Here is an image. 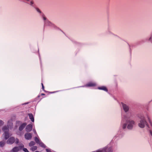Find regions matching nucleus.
Returning <instances> with one entry per match:
<instances>
[{"instance_id":"19","label":"nucleus","mask_w":152,"mask_h":152,"mask_svg":"<svg viewBox=\"0 0 152 152\" xmlns=\"http://www.w3.org/2000/svg\"><path fill=\"white\" fill-rule=\"evenodd\" d=\"M23 150L25 152H29L27 149L26 148H23Z\"/></svg>"},{"instance_id":"25","label":"nucleus","mask_w":152,"mask_h":152,"mask_svg":"<svg viewBox=\"0 0 152 152\" xmlns=\"http://www.w3.org/2000/svg\"><path fill=\"white\" fill-rule=\"evenodd\" d=\"M33 132H34V133L35 134H37V132H36V131L35 130V129H33Z\"/></svg>"},{"instance_id":"26","label":"nucleus","mask_w":152,"mask_h":152,"mask_svg":"<svg viewBox=\"0 0 152 152\" xmlns=\"http://www.w3.org/2000/svg\"><path fill=\"white\" fill-rule=\"evenodd\" d=\"M43 19L44 20H46V18L44 16H43Z\"/></svg>"},{"instance_id":"31","label":"nucleus","mask_w":152,"mask_h":152,"mask_svg":"<svg viewBox=\"0 0 152 152\" xmlns=\"http://www.w3.org/2000/svg\"><path fill=\"white\" fill-rule=\"evenodd\" d=\"M34 152H39V151H35Z\"/></svg>"},{"instance_id":"27","label":"nucleus","mask_w":152,"mask_h":152,"mask_svg":"<svg viewBox=\"0 0 152 152\" xmlns=\"http://www.w3.org/2000/svg\"><path fill=\"white\" fill-rule=\"evenodd\" d=\"M46 151L47 152H51L50 150L48 149H46Z\"/></svg>"},{"instance_id":"6","label":"nucleus","mask_w":152,"mask_h":152,"mask_svg":"<svg viewBox=\"0 0 152 152\" xmlns=\"http://www.w3.org/2000/svg\"><path fill=\"white\" fill-rule=\"evenodd\" d=\"M32 126L31 124L28 125L26 127V130L27 132H30L32 129Z\"/></svg>"},{"instance_id":"4","label":"nucleus","mask_w":152,"mask_h":152,"mask_svg":"<svg viewBox=\"0 0 152 152\" xmlns=\"http://www.w3.org/2000/svg\"><path fill=\"white\" fill-rule=\"evenodd\" d=\"M15 141V138L13 137H11L9 138L7 140V143L8 144H12Z\"/></svg>"},{"instance_id":"28","label":"nucleus","mask_w":152,"mask_h":152,"mask_svg":"<svg viewBox=\"0 0 152 152\" xmlns=\"http://www.w3.org/2000/svg\"><path fill=\"white\" fill-rule=\"evenodd\" d=\"M42 88L43 89H44V86H43L42 83Z\"/></svg>"},{"instance_id":"9","label":"nucleus","mask_w":152,"mask_h":152,"mask_svg":"<svg viewBox=\"0 0 152 152\" xmlns=\"http://www.w3.org/2000/svg\"><path fill=\"white\" fill-rule=\"evenodd\" d=\"M26 124V123L23 124L19 127V130L20 131H22L25 127Z\"/></svg>"},{"instance_id":"24","label":"nucleus","mask_w":152,"mask_h":152,"mask_svg":"<svg viewBox=\"0 0 152 152\" xmlns=\"http://www.w3.org/2000/svg\"><path fill=\"white\" fill-rule=\"evenodd\" d=\"M20 148H23L24 147V145L23 144L21 145L20 146Z\"/></svg>"},{"instance_id":"15","label":"nucleus","mask_w":152,"mask_h":152,"mask_svg":"<svg viewBox=\"0 0 152 152\" xmlns=\"http://www.w3.org/2000/svg\"><path fill=\"white\" fill-rule=\"evenodd\" d=\"M35 144V142L33 141H31L29 144V145L30 147L34 146Z\"/></svg>"},{"instance_id":"1","label":"nucleus","mask_w":152,"mask_h":152,"mask_svg":"<svg viewBox=\"0 0 152 152\" xmlns=\"http://www.w3.org/2000/svg\"><path fill=\"white\" fill-rule=\"evenodd\" d=\"M139 118L140 121L138 124L140 128H143L147 126L148 128V129L149 130L150 134L152 136V124H151L150 126H148L145 118L143 115H141Z\"/></svg>"},{"instance_id":"17","label":"nucleus","mask_w":152,"mask_h":152,"mask_svg":"<svg viewBox=\"0 0 152 152\" xmlns=\"http://www.w3.org/2000/svg\"><path fill=\"white\" fill-rule=\"evenodd\" d=\"M38 144H39L43 148L45 147V145L42 142H41L40 141Z\"/></svg>"},{"instance_id":"7","label":"nucleus","mask_w":152,"mask_h":152,"mask_svg":"<svg viewBox=\"0 0 152 152\" xmlns=\"http://www.w3.org/2000/svg\"><path fill=\"white\" fill-rule=\"evenodd\" d=\"M124 110L125 112H127L129 110V107L124 104H122Z\"/></svg>"},{"instance_id":"12","label":"nucleus","mask_w":152,"mask_h":152,"mask_svg":"<svg viewBox=\"0 0 152 152\" xmlns=\"http://www.w3.org/2000/svg\"><path fill=\"white\" fill-rule=\"evenodd\" d=\"M29 118L32 121L34 122V119L33 115L32 114L30 113L28 114Z\"/></svg>"},{"instance_id":"5","label":"nucleus","mask_w":152,"mask_h":152,"mask_svg":"<svg viewBox=\"0 0 152 152\" xmlns=\"http://www.w3.org/2000/svg\"><path fill=\"white\" fill-rule=\"evenodd\" d=\"M32 134L30 133H27L25 135V137L26 139L29 140L32 138Z\"/></svg>"},{"instance_id":"21","label":"nucleus","mask_w":152,"mask_h":152,"mask_svg":"<svg viewBox=\"0 0 152 152\" xmlns=\"http://www.w3.org/2000/svg\"><path fill=\"white\" fill-rule=\"evenodd\" d=\"M36 10L38 12H39V13H41V11H40V10H39V9L38 8H37L36 9Z\"/></svg>"},{"instance_id":"13","label":"nucleus","mask_w":152,"mask_h":152,"mask_svg":"<svg viewBox=\"0 0 152 152\" xmlns=\"http://www.w3.org/2000/svg\"><path fill=\"white\" fill-rule=\"evenodd\" d=\"M37 149V146H33L30 148V150L32 151H34L36 150Z\"/></svg>"},{"instance_id":"30","label":"nucleus","mask_w":152,"mask_h":152,"mask_svg":"<svg viewBox=\"0 0 152 152\" xmlns=\"http://www.w3.org/2000/svg\"><path fill=\"white\" fill-rule=\"evenodd\" d=\"M41 95H45V94H42Z\"/></svg>"},{"instance_id":"20","label":"nucleus","mask_w":152,"mask_h":152,"mask_svg":"<svg viewBox=\"0 0 152 152\" xmlns=\"http://www.w3.org/2000/svg\"><path fill=\"white\" fill-rule=\"evenodd\" d=\"M15 143H18V142H19L18 140V139H16L15 140Z\"/></svg>"},{"instance_id":"8","label":"nucleus","mask_w":152,"mask_h":152,"mask_svg":"<svg viewBox=\"0 0 152 152\" xmlns=\"http://www.w3.org/2000/svg\"><path fill=\"white\" fill-rule=\"evenodd\" d=\"M19 150V147H14L12 150H11L10 152H17Z\"/></svg>"},{"instance_id":"29","label":"nucleus","mask_w":152,"mask_h":152,"mask_svg":"<svg viewBox=\"0 0 152 152\" xmlns=\"http://www.w3.org/2000/svg\"><path fill=\"white\" fill-rule=\"evenodd\" d=\"M113 151L111 149L110 151H109L108 152H112Z\"/></svg>"},{"instance_id":"18","label":"nucleus","mask_w":152,"mask_h":152,"mask_svg":"<svg viewBox=\"0 0 152 152\" xmlns=\"http://www.w3.org/2000/svg\"><path fill=\"white\" fill-rule=\"evenodd\" d=\"M4 124V122H3V121L1 120H0V126H1L2 125H3Z\"/></svg>"},{"instance_id":"3","label":"nucleus","mask_w":152,"mask_h":152,"mask_svg":"<svg viewBox=\"0 0 152 152\" xmlns=\"http://www.w3.org/2000/svg\"><path fill=\"white\" fill-rule=\"evenodd\" d=\"M135 124V122L134 121L129 119L127 121L126 124H124L123 125L122 127L123 129H124L127 126V128L131 129H132Z\"/></svg>"},{"instance_id":"10","label":"nucleus","mask_w":152,"mask_h":152,"mask_svg":"<svg viewBox=\"0 0 152 152\" xmlns=\"http://www.w3.org/2000/svg\"><path fill=\"white\" fill-rule=\"evenodd\" d=\"M98 89L100 90H102L106 91H107V89L105 86H102L100 87H98Z\"/></svg>"},{"instance_id":"2","label":"nucleus","mask_w":152,"mask_h":152,"mask_svg":"<svg viewBox=\"0 0 152 152\" xmlns=\"http://www.w3.org/2000/svg\"><path fill=\"white\" fill-rule=\"evenodd\" d=\"M7 124V126H5L3 127L2 129V130L4 132L3 135H4L5 139L6 140L10 136V134L8 133V128H10V126H12L13 125L12 123V120H11L9 121L8 122Z\"/></svg>"},{"instance_id":"23","label":"nucleus","mask_w":152,"mask_h":152,"mask_svg":"<svg viewBox=\"0 0 152 152\" xmlns=\"http://www.w3.org/2000/svg\"><path fill=\"white\" fill-rule=\"evenodd\" d=\"M146 118H148V120L149 121L150 120V118L148 115H147Z\"/></svg>"},{"instance_id":"16","label":"nucleus","mask_w":152,"mask_h":152,"mask_svg":"<svg viewBox=\"0 0 152 152\" xmlns=\"http://www.w3.org/2000/svg\"><path fill=\"white\" fill-rule=\"evenodd\" d=\"M34 140H35V141L38 144V143H39V142H40L39 139L37 137H35Z\"/></svg>"},{"instance_id":"22","label":"nucleus","mask_w":152,"mask_h":152,"mask_svg":"<svg viewBox=\"0 0 152 152\" xmlns=\"http://www.w3.org/2000/svg\"><path fill=\"white\" fill-rule=\"evenodd\" d=\"M33 4H34L33 2L32 1H31L30 2V4L31 5H32Z\"/></svg>"},{"instance_id":"14","label":"nucleus","mask_w":152,"mask_h":152,"mask_svg":"<svg viewBox=\"0 0 152 152\" xmlns=\"http://www.w3.org/2000/svg\"><path fill=\"white\" fill-rule=\"evenodd\" d=\"M5 144V141H1L0 142V146L1 147H3Z\"/></svg>"},{"instance_id":"11","label":"nucleus","mask_w":152,"mask_h":152,"mask_svg":"<svg viewBox=\"0 0 152 152\" xmlns=\"http://www.w3.org/2000/svg\"><path fill=\"white\" fill-rule=\"evenodd\" d=\"M96 85V84L94 83H90L87 84L86 85L87 86H93Z\"/></svg>"}]
</instances>
